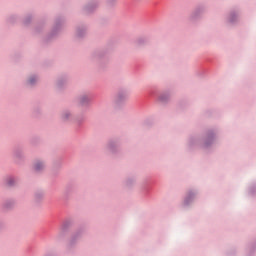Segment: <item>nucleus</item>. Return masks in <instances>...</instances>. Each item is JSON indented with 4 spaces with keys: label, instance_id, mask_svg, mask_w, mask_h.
I'll use <instances>...</instances> for the list:
<instances>
[{
    "label": "nucleus",
    "instance_id": "7ed1b4c3",
    "mask_svg": "<svg viewBox=\"0 0 256 256\" xmlns=\"http://www.w3.org/2000/svg\"><path fill=\"white\" fill-rule=\"evenodd\" d=\"M30 83L33 84V79H30Z\"/></svg>",
    "mask_w": 256,
    "mask_h": 256
},
{
    "label": "nucleus",
    "instance_id": "f257e3e1",
    "mask_svg": "<svg viewBox=\"0 0 256 256\" xmlns=\"http://www.w3.org/2000/svg\"><path fill=\"white\" fill-rule=\"evenodd\" d=\"M41 167H43V164L38 163V165L36 166V171H40Z\"/></svg>",
    "mask_w": 256,
    "mask_h": 256
},
{
    "label": "nucleus",
    "instance_id": "f03ea898",
    "mask_svg": "<svg viewBox=\"0 0 256 256\" xmlns=\"http://www.w3.org/2000/svg\"><path fill=\"white\" fill-rule=\"evenodd\" d=\"M64 119H69V113H66V114L64 115Z\"/></svg>",
    "mask_w": 256,
    "mask_h": 256
}]
</instances>
